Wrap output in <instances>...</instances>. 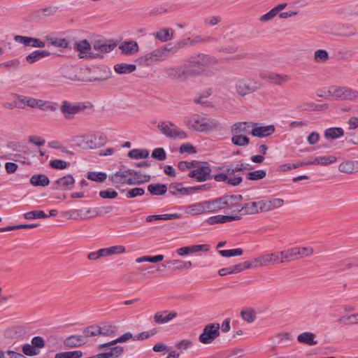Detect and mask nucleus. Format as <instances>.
<instances>
[{
	"instance_id": "6e6552de",
	"label": "nucleus",
	"mask_w": 358,
	"mask_h": 358,
	"mask_svg": "<svg viewBox=\"0 0 358 358\" xmlns=\"http://www.w3.org/2000/svg\"><path fill=\"white\" fill-rule=\"evenodd\" d=\"M201 69H189V66L185 67L181 73L180 69L178 67L167 66L164 69V72L169 77L173 78H179L181 79L198 76L201 74Z\"/></svg>"
},
{
	"instance_id": "864d4df0",
	"label": "nucleus",
	"mask_w": 358,
	"mask_h": 358,
	"mask_svg": "<svg viewBox=\"0 0 358 358\" xmlns=\"http://www.w3.org/2000/svg\"><path fill=\"white\" fill-rule=\"evenodd\" d=\"M277 10L275 6L266 13L261 15L259 18V21L262 23H266L273 20L276 17Z\"/></svg>"
},
{
	"instance_id": "2eb2a0df",
	"label": "nucleus",
	"mask_w": 358,
	"mask_h": 358,
	"mask_svg": "<svg viewBox=\"0 0 358 358\" xmlns=\"http://www.w3.org/2000/svg\"><path fill=\"white\" fill-rule=\"evenodd\" d=\"M116 45L106 40H96L92 43V48L96 52V53L100 54V57H103V54L110 52L114 50Z\"/></svg>"
},
{
	"instance_id": "6ab92c4d",
	"label": "nucleus",
	"mask_w": 358,
	"mask_h": 358,
	"mask_svg": "<svg viewBox=\"0 0 358 358\" xmlns=\"http://www.w3.org/2000/svg\"><path fill=\"white\" fill-rule=\"evenodd\" d=\"M314 253L312 247H296L292 248V260H298L310 257Z\"/></svg>"
},
{
	"instance_id": "4468645a",
	"label": "nucleus",
	"mask_w": 358,
	"mask_h": 358,
	"mask_svg": "<svg viewBox=\"0 0 358 358\" xmlns=\"http://www.w3.org/2000/svg\"><path fill=\"white\" fill-rule=\"evenodd\" d=\"M257 89L255 83L250 79H241L236 84V92L241 96L248 94Z\"/></svg>"
},
{
	"instance_id": "f3484780",
	"label": "nucleus",
	"mask_w": 358,
	"mask_h": 358,
	"mask_svg": "<svg viewBox=\"0 0 358 358\" xmlns=\"http://www.w3.org/2000/svg\"><path fill=\"white\" fill-rule=\"evenodd\" d=\"M74 178L70 175H66L57 179L53 183V188L57 190H66L75 184Z\"/></svg>"
},
{
	"instance_id": "5fc2aeb1",
	"label": "nucleus",
	"mask_w": 358,
	"mask_h": 358,
	"mask_svg": "<svg viewBox=\"0 0 358 358\" xmlns=\"http://www.w3.org/2000/svg\"><path fill=\"white\" fill-rule=\"evenodd\" d=\"M106 178L107 175L103 172H89L87 173V178L96 182H103Z\"/></svg>"
},
{
	"instance_id": "a19ab883",
	"label": "nucleus",
	"mask_w": 358,
	"mask_h": 358,
	"mask_svg": "<svg viewBox=\"0 0 358 358\" xmlns=\"http://www.w3.org/2000/svg\"><path fill=\"white\" fill-rule=\"evenodd\" d=\"M148 190L152 195L159 196L163 195L166 192L167 187L165 185L151 184L148 185Z\"/></svg>"
},
{
	"instance_id": "c85d7f7f",
	"label": "nucleus",
	"mask_w": 358,
	"mask_h": 358,
	"mask_svg": "<svg viewBox=\"0 0 358 358\" xmlns=\"http://www.w3.org/2000/svg\"><path fill=\"white\" fill-rule=\"evenodd\" d=\"M50 55V52L46 50H35L27 55L25 57L26 62L29 64H33L41 59Z\"/></svg>"
},
{
	"instance_id": "4c0bfd02",
	"label": "nucleus",
	"mask_w": 358,
	"mask_h": 358,
	"mask_svg": "<svg viewBox=\"0 0 358 358\" xmlns=\"http://www.w3.org/2000/svg\"><path fill=\"white\" fill-rule=\"evenodd\" d=\"M136 66L135 64H129L126 63L117 64L114 66L115 71L118 74L131 73L136 71Z\"/></svg>"
},
{
	"instance_id": "3c124183",
	"label": "nucleus",
	"mask_w": 358,
	"mask_h": 358,
	"mask_svg": "<svg viewBox=\"0 0 358 358\" xmlns=\"http://www.w3.org/2000/svg\"><path fill=\"white\" fill-rule=\"evenodd\" d=\"M266 176V172L264 170H257L250 172L247 174V178L250 180H259L264 179Z\"/></svg>"
},
{
	"instance_id": "a878e982",
	"label": "nucleus",
	"mask_w": 358,
	"mask_h": 358,
	"mask_svg": "<svg viewBox=\"0 0 358 358\" xmlns=\"http://www.w3.org/2000/svg\"><path fill=\"white\" fill-rule=\"evenodd\" d=\"M131 176V169L124 171L120 170L109 176V179L113 183H125L127 184V180Z\"/></svg>"
},
{
	"instance_id": "b1692460",
	"label": "nucleus",
	"mask_w": 358,
	"mask_h": 358,
	"mask_svg": "<svg viewBox=\"0 0 358 358\" xmlns=\"http://www.w3.org/2000/svg\"><path fill=\"white\" fill-rule=\"evenodd\" d=\"M262 211H271L281 207L284 200L280 198H273L268 200H261Z\"/></svg>"
},
{
	"instance_id": "2f4dec72",
	"label": "nucleus",
	"mask_w": 358,
	"mask_h": 358,
	"mask_svg": "<svg viewBox=\"0 0 358 358\" xmlns=\"http://www.w3.org/2000/svg\"><path fill=\"white\" fill-rule=\"evenodd\" d=\"M132 339L134 341V336L130 332H127L122 335L121 336L118 337L116 339H114L108 343L101 344L99 345L98 348L99 350H102L104 348L115 345L118 343H125L127 342L129 340Z\"/></svg>"
},
{
	"instance_id": "20e7f679",
	"label": "nucleus",
	"mask_w": 358,
	"mask_h": 358,
	"mask_svg": "<svg viewBox=\"0 0 358 358\" xmlns=\"http://www.w3.org/2000/svg\"><path fill=\"white\" fill-rule=\"evenodd\" d=\"M184 208L185 213L187 215L191 216H196L206 213H214V201L213 199L195 203L189 206H186Z\"/></svg>"
},
{
	"instance_id": "393cba45",
	"label": "nucleus",
	"mask_w": 358,
	"mask_h": 358,
	"mask_svg": "<svg viewBox=\"0 0 358 358\" xmlns=\"http://www.w3.org/2000/svg\"><path fill=\"white\" fill-rule=\"evenodd\" d=\"M255 124L251 122H242L232 125V134H251V129Z\"/></svg>"
},
{
	"instance_id": "0e129e2a",
	"label": "nucleus",
	"mask_w": 358,
	"mask_h": 358,
	"mask_svg": "<svg viewBox=\"0 0 358 358\" xmlns=\"http://www.w3.org/2000/svg\"><path fill=\"white\" fill-rule=\"evenodd\" d=\"M152 157L157 160L162 161L166 159V155L163 148H158L152 151Z\"/></svg>"
},
{
	"instance_id": "aec40b11",
	"label": "nucleus",
	"mask_w": 358,
	"mask_h": 358,
	"mask_svg": "<svg viewBox=\"0 0 358 358\" xmlns=\"http://www.w3.org/2000/svg\"><path fill=\"white\" fill-rule=\"evenodd\" d=\"M177 316L176 311H167L158 312L154 315V321L157 324H166Z\"/></svg>"
},
{
	"instance_id": "37998d69",
	"label": "nucleus",
	"mask_w": 358,
	"mask_h": 358,
	"mask_svg": "<svg viewBox=\"0 0 358 358\" xmlns=\"http://www.w3.org/2000/svg\"><path fill=\"white\" fill-rule=\"evenodd\" d=\"M58 7L55 6H51L37 11V16L39 18H45L47 17L52 16L56 13Z\"/></svg>"
},
{
	"instance_id": "774afa93",
	"label": "nucleus",
	"mask_w": 358,
	"mask_h": 358,
	"mask_svg": "<svg viewBox=\"0 0 358 358\" xmlns=\"http://www.w3.org/2000/svg\"><path fill=\"white\" fill-rule=\"evenodd\" d=\"M52 45L58 48H66L69 47V42L65 38H54L50 41Z\"/></svg>"
},
{
	"instance_id": "e433bc0d",
	"label": "nucleus",
	"mask_w": 358,
	"mask_h": 358,
	"mask_svg": "<svg viewBox=\"0 0 358 358\" xmlns=\"http://www.w3.org/2000/svg\"><path fill=\"white\" fill-rule=\"evenodd\" d=\"M336 160L337 158L333 155L319 156L315 157L313 162H310V164L321 166H328L329 164L335 163Z\"/></svg>"
},
{
	"instance_id": "dca6fc26",
	"label": "nucleus",
	"mask_w": 358,
	"mask_h": 358,
	"mask_svg": "<svg viewBox=\"0 0 358 358\" xmlns=\"http://www.w3.org/2000/svg\"><path fill=\"white\" fill-rule=\"evenodd\" d=\"M259 76L263 80H269L272 83L277 85H282L289 80L288 76H283L266 71H262Z\"/></svg>"
},
{
	"instance_id": "69168bd1",
	"label": "nucleus",
	"mask_w": 358,
	"mask_h": 358,
	"mask_svg": "<svg viewBox=\"0 0 358 358\" xmlns=\"http://www.w3.org/2000/svg\"><path fill=\"white\" fill-rule=\"evenodd\" d=\"M99 196L103 199H115L117 196V192L113 189H108L100 191Z\"/></svg>"
},
{
	"instance_id": "6e6d98bb",
	"label": "nucleus",
	"mask_w": 358,
	"mask_h": 358,
	"mask_svg": "<svg viewBox=\"0 0 358 358\" xmlns=\"http://www.w3.org/2000/svg\"><path fill=\"white\" fill-rule=\"evenodd\" d=\"M219 253L222 257H230L242 255L243 254V250L241 248H236L232 250H220Z\"/></svg>"
},
{
	"instance_id": "72a5a7b5",
	"label": "nucleus",
	"mask_w": 358,
	"mask_h": 358,
	"mask_svg": "<svg viewBox=\"0 0 358 358\" xmlns=\"http://www.w3.org/2000/svg\"><path fill=\"white\" fill-rule=\"evenodd\" d=\"M315 338L316 335L312 332H303L297 336V341L301 343H305L312 346L317 344Z\"/></svg>"
},
{
	"instance_id": "0eeeda50",
	"label": "nucleus",
	"mask_w": 358,
	"mask_h": 358,
	"mask_svg": "<svg viewBox=\"0 0 358 358\" xmlns=\"http://www.w3.org/2000/svg\"><path fill=\"white\" fill-rule=\"evenodd\" d=\"M220 326L218 323H210L206 325L199 336V341L205 345L211 344L220 336Z\"/></svg>"
},
{
	"instance_id": "c9c22d12",
	"label": "nucleus",
	"mask_w": 358,
	"mask_h": 358,
	"mask_svg": "<svg viewBox=\"0 0 358 358\" xmlns=\"http://www.w3.org/2000/svg\"><path fill=\"white\" fill-rule=\"evenodd\" d=\"M36 108L41 110L55 112L57 109V103L50 101L36 99Z\"/></svg>"
},
{
	"instance_id": "09e8293b",
	"label": "nucleus",
	"mask_w": 358,
	"mask_h": 358,
	"mask_svg": "<svg viewBox=\"0 0 358 358\" xmlns=\"http://www.w3.org/2000/svg\"><path fill=\"white\" fill-rule=\"evenodd\" d=\"M231 142L238 146H245L249 143V138L242 134H234Z\"/></svg>"
},
{
	"instance_id": "bb28decb",
	"label": "nucleus",
	"mask_w": 358,
	"mask_h": 358,
	"mask_svg": "<svg viewBox=\"0 0 358 358\" xmlns=\"http://www.w3.org/2000/svg\"><path fill=\"white\" fill-rule=\"evenodd\" d=\"M150 179V176L143 175L140 172L135 171L131 169V176L127 180L128 185H139L143 182H149Z\"/></svg>"
},
{
	"instance_id": "338daca9",
	"label": "nucleus",
	"mask_w": 358,
	"mask_h": 358,
	"mask_svg": "<svg viewBox=\"0 0 358 358\" xmlns=\"http://www.w3.org/2000/svg\"><path fill=\"white\" fill-rule=\"evenodd\" d=\"M145 193V191L143 188L141 187H135L129 189L127 194L126 196L127 198H134L136 196H142Z\"/></svg>"
},
{
	"instance_id": "9d476101",
	"label": "nucleus",
	"mask_w": 358,
	"mask_h": 358,
	"mask_svg": "<svg viewBox=\"0 0 358 358\" xmlns=\"http://www.w3.org/2000/svg\"><path fill=\"white\" fill-rule=\"evenodd\" d=\"M211 169L206 162L199 163L197 166L191 171L188 176L195 179L197 182L206 181L211 178Z\"/></svg>"
},
{
	"instance_id": "4d7b16f0",
	"label": "nucleus",
	"mask_w": 358,
	"mask_h": 358,
	"mask_svg": "<svg viewBox=\"0 0 358 358\" xmlns=\"http://www.w3.org/2000/svg\"><path fill=\"white\" fill-rule=\"evenodd\" d=\"M306 2L303 0L296 1L292 6V16L296 15H303V9L306 6Z\"/></svg>"
},
{
	"instance_id": "f8f14e48",
	"label": "nucleus",
	"mask_w": 358,
	"mask_h": 358,
	"mask_svg": "<svg viewBox=\"0 0 358 358\" xmlns=\"http://www.w3.org/2000/svg\"><path fill=\"white\" fill-rule=\"evenodd\" d=\"M75 145L82 149H96L99 148L97 135L90 136H78L73 138Z\"/></svg>"
},
{
	"instance_id": "de8ad7c7",
	"label": "nucleus",
	"mask_w": 358,
	"mask_h": 358,
	"mask_svg": "<svg viewBox=\"0 0 358 358\" xmlns=\"http://www.w3.org/2000/svg\"><path fill=\"white\" fill-rule=\"evenodd\" d=\"M26 220L45 219L48 215L42 210H33L24 214Z\"/></svg>"
},
{
	"instance_id": "e2e57ef3",
	"label": "nucleus",
	"mask_w": 358,
	"mask_h": 358,
	"mask_svg": "<svg viewBox=\"0 0 358 358\" xmlns=\"http://www.w3.org/2000/svg\"><path fill=\"white\" fill-rule=\"evenodd\" d=\"M342 264L345 269H350L353 267L358 268V257L345 259L342 262Z\"/></svg>"
},
{
	"instance_id": "9b49d317",
	"label": "nucleus",
	"mask_w": 358,
	"mask_h": 358,
	"mask_svg": "<svg viewBox=\"0 0 358 358\" xmlns=\"http://www.w3.org/2000/svg\"><path fill=\"white\" fill-rule=\"evenodd\" d=\"M329 92L338 99L349 101L358 99V91L348 87H332Z\"/></svg>"
},
{
	"instance_id": "473e14b6",
	"label": "nucleus",
	"mask_w": 358,
	"mask_h": 358,
	"mask_svg": "<svg viewBox=\"0 0 358 358\" xmlns=\"http://www.w3.org/2000/svg\"><path fill=\"white\" fill-rule=\"evenodd\" d=\"M288 6L289 4L286 2L275 6V8L277 10L276 17L278 16L280 19H287L290 17L291 9Z\"/></svg>"
},
{
	"instance_id": "4be33fe9",
	"label": "nucleus",
	"mask_w": 358,
	"mask_h": 358,
	"mask_svg": "<svg viewBox=\"0 0 358 358\" xmlns=\"http://www.w3.org/2000/svg\"><path fill=\"white\" fill-rule=\"evenodd\" d=\"M274 131L275 129L273 125L259 127H255L254 125L251 129V134L256 137L264 138L272 134Z\"/></svg>"
},
{
	"instance_id": "ddd939ff",
	"label": "nucleus",
	"mask_w": 358,
	"mask_h": 358,
	"mask_svg": "<svg viewBox=\"0 0 358 358\" xmlns=\"http://www.w3.org/2000/svg\"><path fill=\"white\" fill-rule=\"evenodd\" d=\"M85 109L82 103H71L64 101L62 103L60 110L66 119H71L74 115Z\"/></svg>"
},
{
	"instance_id": "58836bf2",
	"label": "nucleus",
	"mask_w": 358,
	"mask_h": 358,
	"mask_svg": "<svg viewBox=\"0 0 358 358\" xmlns=\"http://www.w3.org/2000/svg\"><path fill=\"white\" fill-rule=\"evenodd\" d=\"M173 266L174 271H181L188 269L192 267V263L190 261L184 262L181 259H173L168 262Z\"/></svg>"
},
{
	"instance_id": "c03bdc74",
	"label": "nucleus",
	"mask_w": 358,
	"mask_h": 358,
	"mask_svg": "<svg viewBox=\"0 0 358 358\" xmlns=\"http://www.w3.org/2000/svg\"><path fill=\"white\" fill-rule=\"evenodd\" d=\"M241 315L243 320L248 323L253 322L256 319V313L252 308L243 310L241 312Z\"/></svg>"
},
{
	"instance_id": "052dcab7",
	"label": "nucleus",
	"mask_w": 358,
	"mask_h": 358,
	"mask_svg": "<svg viewBox=\"0 0 358 358\" xmlns=\"http://www.w3.org/2000/svg\"><path fill=\"white\" fill-rule=\"evenodd\" d=\"M99 326H90L83 330L84 337L86 339L87 337L95 336L99 335Z\"/></svg>"
},
{
	"instance_id": "cd10ccee",
	"label": "nucleus",
	"mask_w": 358,
	"mask_h": 358,
	"mask_svg": "<svg viewBox=\"0 0 358 358\" xmlns=\"http://www.w3.org/2000/svg\"><path fill=\"white\" fill-rule=\"evenodd\" d=\"M235 220H240V216H230L229 215H218L210 217L207 220L208 224L213 225L217 223H226Z\"/></svg>"
},
{
	"instance_id": "f704fd0d",
	"label": "nucleus",
	"mask_w": 358,
	"mask_h": 358,
	"mask_svg": "<svg viewBox=\"0 0 358 358\" xmlns=\"http://www.w3.org/2000/svg\"><path fill=\"white\" fill-rule=\"evenodd\" d=\"M49 178L43 174H36L30 178V183L35 187H45L50 184Z\"/></svg>"
},
{
	"instance_id": "f03ea898",
	"label": "nucleus",
	"mask_w": 358,
	"mask_h": 358,
	"mask_svg": "<svg viewBox=\"0 0 358 358\" xmlns=\"http://www.w3.org/2000/svg\"><path fill=\"white\" fill-rule=\"evenodd\" d=\"M243 199L241 194L229 195L213 199L215 212L224 209L227 214L230 216H240L241 220Z\"/></svg>"
},
{
	"instance_id": "bf43d9fd",
	"label": "nucleus",
	"mask_w": 358,
	"mask_h": 358,
	"mask_svg": "<svg viewBox=\"0 0 358 358\" xmlns=\"http://www.w3.org/2000/svg\"><path fill=\"white\" fill-rule=\"evenodd\" d=\"M329 59V54L324 50H318L314 53V59L317 62H324Z\"/></svg>"
},
{
	"instance_id": "79ce46f5",
	"label": "nucleus",
	"mask_w": 358,
	"mask_h": 358,
	"mask_svg": "<svg viewBox=\"0 0 358 358\" xmlns=\"http://www.w3.org/2000/svg\"><path fill=\"white\" fill-rule=\"evenodd\" d=\"M128 156L131 159H146L149 156V152L147 150L133 149L128 153Z\"/></svg>"
},
{
	"instance_id": "680f3d73",
	"label": "nucleus",
	"mask_w": 358,
	"mask_h": 358,
	"mask_svg": "<svg viewBox=\"0 0 358 358\" xmlns=\"http://www.w3.org/2000/svg\"><path fill=\"white\" fill-rule=\"evenodd\" d=\"M69 163L62 159H54L50 162V166L55 169H65L68 167Z\"/></svg>"
},
{
	"instance_id": "7c9ffc66",
	"label": "nucleus",
	"mask_w": 358,
	"mask_h": 358,
	"mask_svg": "<svg viewBox=\"0 0 358 358\" xmlns=\"http://www.w3.org/2000/svg\"><path fill=\"white\" fill-rule=\"evenodd\" d=\"M155 38L164 43L169 41L173 38V30L172 29H161L153 34Z\"/></svg>"
},
{
	"instance_id": "13d9d810",
	"label": "nucleus",
	"mask_w": 358,
	"mask_h": 358,
	"mask_svg": "<svg viewBox=\"0 0 358 358\" xmlns=\"http://www.w3.org/2000/svg\"><path fill=\"white\" fill-rule=\"evenodd\" d=\"M338 169L341 172L351 173L355 169V164L350 161L344 162L339 165Z\"/></svg>"
},
{
	"instance_id": "7ed1b4c3",
	"label": "nucleus",
	"mask_w": 358,
	"mask_h": 358,
	"mask_svg": "<svg viewBox=\"0 0 358 358\" xmlns=\"http://www.w3.org/2000/svg\"><path fill=\"white\" fill-rule=\"evenodd\" d=\"M187 126L196 131L208 132L220 127V124L208 116L194 115L187 120Z\"/></svg>"
},
{
	"instance_id": "423d86ee",
	"label": "nucleus",
	"mask_w": 358,
	"mask_h": 358,
	"mask_svg": "<svg viewBox=\"0 0 358 358\" xmlns=\"http://www.w3.org/2000/svg\"><path fill=\"white\" fill-rule=\"evenodd\" d=\"M218 62V59L213 56L199 55L189 60V69H201L202 71L201 73L204 71V68L216 66Z\"/></svg>"
},
{
	"instance_id": "603ef678",
	"label": "nucleus",
	"mask_w": 358,
	"mask_h": 358,
	"mask_svg": "<svg viewBox=\"0 0 358 358\" xmlns=\"http://www.w3.org/2000/svg\"><path fill=\"white\" fill-rule=\"evenodd\" d=\"M83 352L80 350L57 353L55 358H80Z\"/></svg>"
},
{
	"instance_id": "5701e85b",
	"label": "nucleus",
	"mask_w": 358,
	"mask_h": 358,
	"mask_svg": "<svg viewBox=\"0 0 358 358\" xmlns=\"http://www.w3.org/2000/svg\"><path fill=\"white\" fill-rule=\"evenodd\" d=\"M120 50L126 55H134L139 51V46L136 41H129L122 42L120 46Z\"/></svg>"
},
{
	"instance_id": "39448f33",
	"label": "nucleus",
	"mask_w": 358,
	"mask_h": 358,
	"mask_svg": "<svg viewBox=\"0 0 358 358\" xmlns=\"http://www.w3.org/2000/svg\"><path fill=\"white\" fill-rule=\"evenodd\" d=\"M157 128L167 138L172 139H185L187 138V134L171 122H160Z\"/></svg>"
},
{
	"instance_id": "49530a36",
	"label": "nucleus",
	"mask_w": 358,
	"mask_h": 358,
	"mask_svg": "<svg viewBox=\"0 0 358 358\" xmlns=\"http://www.w3.org/2000/svg\"><path fill=\"white\" fill-rule=\"evenodd\" d=\"M343 135V130L339 127L327 129L324 132V136L327 138L334 139Z\"/></svg>"
},
{
	"instance_id": "1a4fd4ad",
	"label": "nucleus",
	"mask_w": 358,
	"mask_h": 358,
	"mask_svg": "<svg viewBox=\"0 0 358 358\" xmlns=\"http://www.w3.org/2000/svg\"><path fill=\"white\" fill-rule=\"evenodd\" d=\"M73 48L78 52L80 58L94 59L100 57L99 53L92 52V46L87 40H80L73 43Z\"/></svg>"
},
{
	"instance_id": "c756f323",
	"label": "nucleus",
	"mask_w": 358,
	"mask_h": 358,
	"mask_svg": "<svg viewBox=\"0 0 358 358\" xmlns=\"http://www.w3.org/2000/svg\"><path fill=\"white\" fill-rule=\"evenodd\" d=\"M99 335L114 337L116 335L117 327L111 323H104L99 326Z\"/></svg>"
},
{
	"instance_id": "a18cd8bd",
	"label": "nucleus",
	"mask_w": 358,
	"mask_h": 358,
	"mask_svg": "<svg viewBox=\"0 0 358 358\" xmlns=\"http://www.w3.org/2000/svg\"><path fill=\"white\" fill-rule=\"evenodd\" d=\"M193 346V341L187 339H182L181 341H178L175 344L176 348L180 352L183 353L187 351L189 348H191Z\"/></svg>"
},
{
	"instance_id": "f257e3e1",
	"label": "nucleus",
	"mask_w": 358,
	"mask_h": 358,
	"mask_svg": "<svg viewBox=\"0 0 358 358\" xmlns=\"http://www.w3.org/2000/svg\"><path fill=\"white\" fill-rule=\"evenodd\" d=\"M185 45L186 43L185 41H178L172 46L164 45L155 48L139 56L136 59V62L140 66L150 67L166 61L169 57V52L175 54L180 49L184 48Z\"/></svg>"
},
{
	"instance_id": "a211bd4d",
	"label": "nucleus",
	"mask_w": 358,
	"mask_h": 358,
	"mask_svg": "<svg viewBox=\"0 0 358 358\" xmlns=\"http://www.w3.org/2000/svg\"><path fill=\"white\" fill-rule=\"evenodd\" d=\"M259 212H262L261 200L242 203L241 217L245 215H253Z\"/></svg>"
},
{
	"instance_id": "8fccbe9b",
	"label": "nucleus",
	"mask_w": 358,
	"mask_h": 358,
	"mask_svg": "<svg viewBox=\"0 0 358 358\" xmlns=\"http://www.w3.org/2000/svg\"><path fill=\"white\" fill-rule=\"evenodd\" d=\"M20 64V61L17 59H14L0 64V67L8 70L15 71L18 69Z\"/></svg>"
},
{
	"instance_id": "ea45409f",
	"label": "nucleus",
	"mask_w": 358,
	"mask_h": 358,
	"mask_svg": "<svg viewBox=\"0 0 358 358\" xmlns=\"http://www.w3.org/2000/svg\"><path fill=\"white\" fill-rule=\"evenodd\" d=\"M180 217H181V215L178 214V213L164 214V215H149L146 217V221L148 222H151L154 220H169L179 219Z\"/></svg>"
},
{
	"instance_id": "412c9836",
	"label": "nucleus",
	"mask_w": 358,
	"mask_h": 358,
	"mask_svg": "<svg viewBox=\"0 0 358 358\" xmlns=\"http://www.w3.org/2000/svg\"><path fill=\"white\" fill-rule=\"evenodd\" d=\"M87 343V340L83 336L81 335H73L66 338L64 341V345L66 348H78L85 345Z\"/></svg>"
}]
</instances>
